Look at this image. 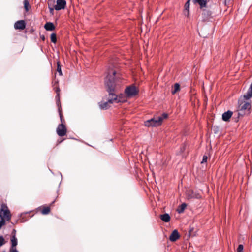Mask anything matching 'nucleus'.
Returning a JSON list of instances; mask_svg holds the SVG:
<instances>
[{
	"instance_id": "1",
	"label": "nucleus",
	"mask_w": 252,
	"mask_h": 252,
	"mask_svg": "<svg viewBox=\"0 0 252 252\" xmlns=\"http://www.w3.org/2000/svg\"><path fill=\"white\" fill-rule=\"evenodd\" d=\"M117 72L113 69H109L105 79L104 84L108 94L105 96L104 99L106 101H102L99 103L100 109L106 110L109 108V104L114 102L116 103L124 102L126 98L123 94L118 95L116 94V85L118 82Z\"/></svg>"
},
{
	"instance_id": "2",
	"label": "nucleus",
	"mask_w": 252,
	"mask_h": 252,
	"mask_svg": "<svg viewBox=\"0 0 252 252\" xmlns=\"http://www.w3.org/2000/svg\"><path fill=\"white\" fill-rule=\"evenodd\" d=\"M251 100L247 98L241 96L238 100V109L237 111H239L238 115L243 116L245 114H249L251 109Z\"/></svg>"
},
{
	"instance_id": "3",
	"label": "nucleus",
	"mask_w": 252,
	"mask_h": 252,
	"mask_svg": "<svg viewBox=\"0 0 252 252\" xmlns=\"http://www.w3.org/2000/svg\"><path fill=\"white\" fill-rule=\"evenodd\" d=\"M163 121V118L157 117L148 120L145 122V126L147 127L157 126L161 125Z\"/></svg>"
},
{
	"instance_id": "4",
	"label": "nucleus",
	"mask_w": 252,
	"mask_h": 252,
	"mask_svg": "<svg viewBox=\"0 0 252 252\" xmlns=\"http://www.w3.org/2000/svg\"><path fill=\"white\" fill-rule=\"evenodd\" d=\"M125 92L128 97H132L138 93V90L135 86H130L126 88Z\"/></svg>"
},
{
	"instance_id": "5",
	"label": "nucleus",
	"mask_w": 252,
	"mask_h": 252,
	"mask_svg": "<svg viewBox=\"0 0 252 252\" xmlns=\"http://www.w3.org/2000/svg\"><path fill=\"white\" fill-rule=\"evenodd\" d=\"M1 212V217L3 219H5L9 221L11 219V214L10 211L7 208V206L5 205L1 206V208L0 210V213Z\"/></svg>"
},
{
	"instance_id": "6",
	"label": "nucleus",
	"mask_w": 252,
	"mask_h": 252,
	"mask_svg": "<svg viewBox=\"0 0 252 252\" xmlns=\"http://www.w3.org/2000/svg\"><path fill=\"white\" fill-rule=\"evenodd\" d=\"M11 246L9 249L10 252H19L16 249L18 244V240L15 235L11 236L10 238Z\"/></svg>"
},
{
	"instance_id": "7",
	"label": "nucleus",
	"mask_w": 252,
	"mask_h": 252,
	"mask_svg": "<svg viewBox=\"0 0 252 252\" xmlns=\"http://www.w3.org/2000/svg\"><path fill=\"white\" fill-rule=\"evenodd\" d=\"M66 128L63 124H60L57 128L56 131L58 135L60 137L64 136L66 134Z\"/></svg>"
},
{
	"instance_id": "8",
	"label": "nucleus",
	"mask_w": 252,
	"mask_h": 252,
	"mask_svg": "<svg viewBox=\"0 0 252 252\" xmlns=\"http://www.w3.org/2000/svg\"><path fill=\"white\" fill-rule=\"evenodd\" d=\"M202 10V20L205 21L210 17H211L212 12L208 8V6L201 9Z\"/></svg>"
},
{
	"instance_id": "9",
	"label": "nucleus",
	"mask_w": 252,
	"mask_h": 252,
	"mask_svg": "<svg viewBox=\"0 0 252 252\" xmlns=\"http://www.w3.org/2000/svg\"><path fill=\"white\" fill-rule=\"evenodd\" d=\"M55 92L57 94V95L56 96V103H57V106L58 107V111H59V115H60V119H61V122H62L63 116H62V115L61 114V103H60V96H59V95H60L59 87L56 88V89L55 90Z\"/></svg>"
},
{
	"instance_id": "10",
	"label": "nucleus",
	"mask_w": 252,
	"mask_h": 252,
	"mask_svg": "<svg viewBox=\"0 0 252 252\" xmlns=\"http://www.w3.org/2000/svg\"><path fill=\"white\" fill-rule=\"evenodd\" d=\"M57 3L54 6V8L57 11L64 9L66 5L65 0H57Z\"/></svg>"
},
{
	"instance_id": "11",
	"label": "nucleus",
	"mask_w": 252,
	"mask_h": 252,
	"mask_svg": "<svg viewBox=\"0 0 252 252\" xmlns=\"http://www.w3.org/2000/svg\"><path fill=\"white\" fill-rule=\"evenodd\" d=\"M26 28V23L24 20H21L16 21L14 24V28L16 30H24Z\"/></svg>"
},
{
	"instance_id": "12",
	"label": "nucleus",
	"mask_w": 252,
	"mask_h": 252,
	"mask_svg": "<svg viewBox=\"0 0 252 252\" xmlns=\"http://www.w3.org/2000/svg\"><path fill=\"white\" fill-rule=\"evenodd\" d=\"M180 237L179 233L177 229L174 230L171 234L169 239L171 242L177 241Z\"/></svg>"
},
{
	"instance_id": "13",
	"label": "nucleus",
	"mask_w": 252,
	"mask_h": 252,
	"mask_svg": "<svg viewBox=\"0 0 252 252\" xmlns=\"http://www.w3.org/2000/svg\"><path fill=\"white\" fill-rule=\"evenodd\" d=\"M233 114V112L230 110H228L226 112H225L222 115V119L223 121L225 122L229 121L231 117H232Z\"/></svg>"
},
{
	"instance_id": "14",
	"label": "nucleus",
	"mask_w": 252,
	"mask_h": 252,
	"mask_svg": "<svg viewBox=\"0 0 252 252\" xmlns=\"http://www.w3.org/2000/svg\"><path fill=\"white\" fill-rule=\"evenodd\" d=\"M46 30L48 31H52L55 29L54 24L51 22H48L45 23L44 26Z\"/></svg>"
},
{
	"instance_id": "15",
	"label": "nucleus",
	"mask_w": 252,
	"mask_h": 252,
	"mask_svg": "<svg viewBox=\"0 0 252 252\" xmlns=\"http://www.w3.org/2000/svg\"><path fill=\"white\" fill-rule=\"evenodd\" d=\"M193 2L195 3H198L199 5L200 8L201 9L206 7L207 0H193Z\"/></svg>"
},
{
	"instance_id": "16",
	"label": "nucleus",
	"mask_w": 252,
	"mask_h": 252,
	"mask_svg": "<svg viewBox=\"0 0 252 252\" xmlns=\"http://www.w3.org/2000/svg\"><path fill=\"white\" fill-rule=\"evenodd\" d=\"M160 218L165 222H168L170 220V216L168 213H164L160 215Z\"/></svg>"
},
{
	"instance_id": "17",
	"label": "nucleus",
	"mask_w": 252,
	"mask_h": 252,
	"mask_svg": "<svg viewBox=\"0 0 252 252\" xmlns=\"http://www.w3.org/2000/svg\"><path fill=\"white\" fill-rule=\"evenodd\" d=\"M243 96L247 98V99H251L252 97V83L251 84L247 93Z\"/></svg>"
},
{
	"instance_id": "18",
	"label": "nucleus",
	"mask_w": 252,
	"mask_h": 252,
	"mask_svg": "<svg viewBox=\"0 0 252 252\" xmlns=\"http://www.w3.org/2000/svg\"><path fill=\"white\" fill-rule=\"evenodd\" d=\"M187 207V204L185 203H182L177 209L178 213L180 214L183 213Z\"/></svg>"
},
{
	"instance_id": "19",
	"label": "nucleus",
	"mask_w": 252,
	"mask_h": 252,
	"mask_svg": "<svg viewBox=\"0 0 252 252\" xmlns=\"http://www.w3.org/2000/svg\"><path fill=\"white\" fill-rule=\"evenodd\" d=\"M180 90V84L176 83L174 84V89L171 91L172 94H175L177 92Z\"/></svg>"
},
{
	"instance_id": "20",
	"label": "nucleus",
	"mask_w": 252,
	"mask_h": 252,
	"mask_svg": "<svg viewBox=\"0 0 252 252\" xmlns=\"http://www.w3.org/2000/svg\"><path fill=\"white\" fill-rule=\"evenodd\" d=\"M50 212V208L49 207H44L41 213L43 215H47Z\"/></svg>"
},
{
	"instance_id": "21",
	"label": "nucleus",
	"mask_w": 252,
	"mask_h": 252,
	"mask_svg": "<svg viewBox=\"0 0 252 252\" xmlns=\"http://www.w3.org/2000/svg\"><path fill=\"white\" fill-rule=\"evenodd\" d=\"M31 211H30V212H24V213H22L21 214H19V216L20 217H21V221L22 222H24L25 221H26L27 220V219H25L24 217L23 216L25 214H26L27 213H29L30 212H31Z\"/></svg>"
},
{
	"instance_id": "22",
	"label": "nucleus",
	"mask_w": 252,
	"mask_h": 252,
	"mask_svg": "<svg viewBox=\"0 0 252 252\" xmlns=\"http://www.w3.org/2000/svg\"><path fill=\"white\" fill-rule=\"evenodd\" d=\"M29 2L28 0H24V7L26 11H29Z\"/></svg>"
},
{
	"instance_id": "23",
	"label": "nucleus",
	"mask_w": 252,
	"mask_h": 252,
	"mask_svg": "<svg viewBox=\"0 0 252 252\" xmlns=\"http://www.w3.org/2000/svg\"><path fill=\"white\" fill-rule=\"evenodd\" d=\"M1 212L0 213V229L5 223V220L1 217Z\"/></svg>"
},
{
	"instance_id": "24",
	"label": "nucleus",
	"mask_w": 252,
	"mask_h": 252,
	"mask_svg": "<svg viewBox=\"0 0 252 252\" xmlns=\"http://www.w3.org/2000/svg\"><path fill=\"white\" fill-rule=\"evenodd\" d=\"M51 40L52 42L56 43L57 42L56 34L55 33H52L51 34Z\"/></svg>"
},
{
	"instance_id": "25",
	"label": "nucleus",
	"mask_w": 252,
	"mask_h": 252,
	"mask_svg": "<svg viewBox=\"0 0 252 252\" xmlns=\"http://www.w3.org/2000/svg\"><path fill=\"white\" fill-rule=\"evenodd\" d=\"M57 71L59 73L60 75L62 76L63 75L62 72V69H61V65L60 64L59 62H58V63H57Z\"/></svg>"
},
{
	"instance_id": "26",
	"label": "nucleus",
	"mask_w": 252,
	"mask_h": 252,
	"mask_svg": "<svg viewBox=\"0 0 252 252\" xmlns=\"http://www.w3.org/2000/svg\"><path fill=\"white\" fill-rule=\"evenodd\" d=\"M5 244V241L2 236H0V247H1Z\"/></svg>"
},
{
	"instance_id": "27",
	"label": "nucleus",
	"mask_w": 252,
	"mask_h": 252,
	"mask_svg": "<svg viewBox=\"0 0 252 252\" xmlns=\"http://www.w3.org/2000/svg\"><path fill=\"white\" fill-rule=\"evenodd\" d=\"M191 0H188L186 2L185 5V9L184 10H189V5H190V2Z\"/></svg>"
},
{
	"instance_id": "28",
	"label": "nucleus",
	"mask_w": 252,
	"mask_h": 252,
	"mask_svg": "<svg viewBox=\"0 0 252 252\" xmlns=\"http://www.w3.org/2000/svg\"><path fill=\"white\" fill-rule=\"evenodd\" d=\"M243 248L244 247L242 244L239 245L237 247V252H244Z\"/></svg>"
},
{
	"instance_id": "29",
	"label": "nucleus",
	"mask_w": 252,
	"mask_h": 252,
	"mask_svg": "<svg viewBox=\"0 0 252 252\" xmlns=\"http://www.w3.org/2000/svg\"><path fill=\"white\" fill-rule=\"evenodd\" d=\"M208 157L206 155H204L203 157V158L201 161V163H206L207 161Z\"/></svg>"
},
{
	"instance_id": "30",
	"label": "nucleus",
	"mask_w": 252,
	"mask_h": 252,
	"mask_svg": "<svg viewBox=\"0 0 252 252\" xmlns=\"http://www.w3.org/2000/svg\"><path fill=\"white\" fill-rule=\"evenodd\" d=\"M219 130V127L218 126H214L213 127V131L215 133H217Z\"/></svg>"
},
{
	"instance_id": "31",
	"label": "nucleus",
	"mask_w": 252,
	"mask_h": 252,
	"mask_svg": "<svg viewBox=\"0 0 252 252\" xmlns=\"http://www.w3.org/2000/svg\"><path fill=\"white\" fill-rule=\"evenodd\" d=\"M49 12H50V13L51 14H53L54 13V9H55L53 7H50L49 6Z\"/></svg>"
},
{
	"instance_id": "32",
	"label": "nucleus",
	"mask_w": 252,
	"mask_h": 252,
	"mask_svg": "<svg viewBox=\"0 0 252 252\" xmlns=\"http://www.w3.org/2000/svg\"><path fill=\"white\" fill-rule=\"evenodd\" d=\"M184 15L185 16L188 17L189 15V10H184Z\"/></svg>"
},
{
	"instance_id": "33",
	"label": "nucleus",
	"mask_w": 252,
	"mask_h": 252,
	"mask_svg": "<svg viewBox=\"0 0 252 252\" xmlns=\"http://www.w3.org/2000/svg\"><path fill=\"white\" fill-rule=\"evenodd\" d=\"M168 116V115L166 113H163L161 116H159V117L163 118V120L165 118H166Z\"/></svg>"
},
{
	"instance_id": "34",
	"label": "nucleus",
	"mask_w": 252,
	"mask_h": 252,
	"mask_svg": "<svg viewBox=\"0 0 252 252\" xmlns=\"http://www.w3.org/2000/svg\"><path fill=\"white\" fill-rule=\"evenodd\" d=\"M40 38L43 41H44L45 40V37L44 35H41Z\"/></svg>"
},
{
	"instance_id": "35",
	"label": "nucleus",
	"mask_w": 252,
	"mask_h": 252,
	"mask_svg": "<svg viewBox=\"0 0 252 252\" xmlns=\"http://www.w3.org/2000/svg\"><path fill=\"white\" fill-rule=\"evenodd\" d=\"M16 230H15V229H13V230H12V233H11L12 236L13 235H15L16 236Z\"/></svg>"
},
{
	"instance_id": "36",
	"label": "nucleus",
	"mask_w": 252,
	"mask_h": 252,
	"mask_svg": "<svg viewBox=\"0 0 252 252\" xmlns=\"http://www.w3.org/2000/svg\"><path fill=\"white\" fill-rule=\"evenodd\" d=\"M231 0H225V4H226L227 2L229 3L231 1Z\"/></svg>"
},
{
	"instance_id": "37",
	"label": "nucleus",
	"mask_w": 252,
	"mask_h": 252,
	"mask_svg": "<svg viewBox=\"0 0 252 252\" xmlns=\"http://www.w3.org/2000/svg\"><path fill=\"white\" fill-rule=\"evenodd\" d=\"M192 230H193V229H190V230L189 231V236H190V235H191V231H192Z\"/></svg>"
},
{
	"instance_id": "38",
	"label": "nucleus",
	"mask_w": 252,
	"mask_h": 252,
	"mask_svg": "<svg viewBox=\"0 0 252 252\" xmlns=\"http://www.w3.org/2000/svg\"><path fill=\"white\" fill-rule=\"evenodd\" d=\"M185 146H184V147L181 149V150H182V152H183V151L185 150Z\"/></svg>"
},
{
	"instance_id": "39",
	"label": "nucleus",
	"mask_w": 252,
	"mask_h": 252,
	"mask_svg": "<svg viewBox=\"0 0 252 252\" xmlns=\"http://www.w3.org/2000/svg\"><path fill=\"white\" fill-rule=\"evenodd\" d=\"M60 176H61V180H62V173L61 172L59 173Z\"/></svg>"
},
{
	"instance_id": "40",
	"label": "nucleus",
	"mask_w": 252,
	"mask_h": 252,
	"mask_svg": "<svg viewBox=\"0 0 252 252\" xmlns=\"http://www.w3.org/2000/svg\"><path fill=\"white\" fill-rule=\"evenodd\" d=\"M50 171L52 173V174H54L53 173V172L52 171V170H51V169H49Z\"/></svg>"
},
{
	"instance_id": "41",
	"label": "nucleus",
	"mask_w": 252,
	"mask_h": 252,
	"mask_svg": "<svg viewBox=\"0 0 252 252\" xmlns=\"http://www.w3.org/2000/svg\"><path fill=\"white\" fill-rule=\"evenodd\" d=\"M55 200L53 201L52 202L51 204H54V203H55Z\"/></svg>"
},
{
	"instance_id": "42",
	"label": "nucleus",
	"mask_w": 252,
	"mask_h": 252,
	"mask_svg": "<svg viewBox=\"0 0 252 252\" xmlns=\"http://www.w3.org/2000/svg\"><path fill=\"white\" fill-rule=\"evenodd\" d=\"M2 252H6L5 251H3Z\"/></svg>"
},
{
	"instance_id": "43",
	"label": "nucleus",
	"mask_w": 252,
	"mask_h": 252,
	"mask_svg": "<svg viewBox=\"0 0 252 252\" xmlns=\"http://www.w3.org/2000/svg\"><path fill=\"white\" fill-rule=\"evenodd\" d=\"M192 252H195L194 251H193Z\"/></svg>"
}]
</instances>
